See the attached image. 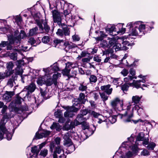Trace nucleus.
Segmentation results:
<instances>
[{
    "label": "nucleus",
    "instance_id": "nucleus-1",
    "mask_svg": "<svg viewBox=\"0 0 158 158\" xmlns=\"http://www.w3.org/2000/svg\"><path fill=\"white\" fill-rule=\"evenodd\" d=\"M127 27L129 29L128 37L129 39L133 38L131 36H141L144 34V30L145 25L142 23L140 21L130 22L128 23Z\"/></svg>",
    "mask_w": 158,
    "mask_h": 158
},
{
    "label": "nucleus",
    "instance_id": "nucleus-2",
    "mask_svg": "<svg viewBox=\"0 0 158 158\" xmlns=\"http://www.w3.org/2000/svg\"><path fill=\"white\" fill-rule=\"evenodd\" d=\"M131 106V103L129 102L127 106V110L125 113L123 114H119L118 116L121 118L123 119V122L125 123H128L132 121L134 123L136 124L139 122V120H135L131 119L132 118L133 116V110L134 109L133 108L131 110H130Z\"/></svg>",
    "mask_w": 158,
    "mask_h": 158
},
{
    "label": "nucleus",
    "instance_id": "nucleus-3",
    "mask_svg": "<svg viewBox=\"0 0 158 158\" xmlns=\"http://www.w3.org/2000/svg\"><path fill=\"white\" fill-rule=\"evenodd\" d=\"M19 34V31L17 30L15 31L14 35H8L9 44H12L14 43H15L16 44H19L20 43L21 39H23L26 36L25 32L23 31H21L19 34L17 36V35Z\"/></svg>",
    "mask_w": 158,
    "mask_h": 158
},
{
    "label": "nucleus",
    "instance_id": "nucleus-4",
    "mask_svg": "<svg viewBox=\"0 0 158 158\" xmlns=\"http://www.w3.org/2000/svg\"><path fill=\"white\" fill-rule=\"evenodd\" d=\"M7 122V120L3 118L0 121V139H2L4 135H6V138L8 140L11 139L12 135L6 129L5 124Z\"/></svg>",
    "mask_w": 158,
    "mask_h": 158
},
{
    "label": "nucleus",
    "instance_id": "nucleus-5",
    "mask_svg": "<svg viewBox=\"0 0 158 158\" xmlns=\"http://www.w3.org/2000/svg\"><path fill=\"white\" fill-rule=\"evenodd\" d=\"M55 146L54 143L53 142H51L50 145V151L52 152H53V158H65L66 156L64 154L62 147L57 146L56 147L55 150L53 151Z\"/></svg>",
    "mask_w": 158,
    "mask_h": 158
},
{
    "label": "nucleus",
    "instance_id": "nucleus-6",
    "mask_svg": "<svg viewBox=\"0 0 158 158\" xmlns=\"http://www.w3.org/2000/svg\"><path fill=\"white\" fill-rule=\"evenodd\" d=\"M44 76L39 77L37 80V83L39 85L42 86L43 84L47 86H50L52 85V81L49 78V76L48 75V73L46 74Z\"/></svg>",
    "mask_w": 158,
    "mask_h": 158
},
{
    "label": "nucleus",
    "instance_id": "nucleus-7",
    "mask_svg": "<svg viewBox=\"0 0 158 158\" xmlns=\"http://www.w3.org/2000/svg\"><path fill=\"white\" fill-rule=\"evenodd\" d=\"M91 114L94 118H97V123H98L101 124L103 122L107 121V117L103 116L100 113L92 111Z\"/></svg>",
    "mask_w": 158,
    "mask_h": 158
},
{
    "label": "nucleus",
    "instance_id": "nucleus-8",
    "mask_svg": "<svg viewBox=\"0 0 158 158\" xmlns=\"http://www.w3.org/2000/svg\"><path fill=\"white\" fill-rule=\"evenodd\" d=\"M63 108L66 110V111L64 114V115L65 117H72L73 112H76L79 110V108L73 107H70L69 106L66 107H64L63 106Z\"/></svg>",
    "mask_w": 158,
    "mask_h": 158
},
{
    "label": "nucleus",
    "instance_id": "nucleus-9",
    "mask_svg": "<svg viewBox=\"0 0 158 158\" xmlns=\"http://www.w3.org/2000/svg\"><path fill=\"white\" fill-rule=\"evenodd\" d=\"M64 139V144L67 146H70L68 148V150H69L70 149H72L71 151H73L75 150V148L73 145H72V143L71 142V139L69 138V134L68 133L65 134L63 137Z\"/></svg>",
    "mask_w": 158,
    "mask_h": 158
},
{
    "label": "nucleus",
    "instance_id": "nucleus-10",
    "mask_svg": "<svg viewBox=\"0 0 158 158\" xmlns=\"http://www.w3.org/2000/svg\"><path fill=\"white\" fill-rule=\"evenodd\" d=\"M50 133V131L44 130H39L35 134V137L38 139H41L48 135Z\"/></svg>",
    "mask_w": 158,
    "mask_h": 158
},
{
    "label": "nucleus",
    "instance_id": "nucleus-11",
    "mask_svg": "<svg viewBox=\"0 0 158 158\" xmlns=\"http://www.w3.org/2000/svg\"><path fill=\"white\" fill-rule=\"evenodd\" d=\"M52 15L54 21L55 23H57L59 26L61 24V18L60 14L56 10L52 11Z\"/></svg>",
    "mask_w": 158,
    "mask_h": 158
},
{
    "label": "nucleus",
    "instance_id": "nucleus-12",
    "mask_svg": "<svg viewBox=\"0 0 158 158\" xmlns=\"http://www.w3.org/2000/svg\"><path fill=\"white\" fill-rule=\"evenodd\" d=\"M118 103L120 104L121 109L123 110V101H121L118 98H116L112 100L111 102L110 105L112 107L115 109Z\"/></svg>",
    "mask_w": 158,
    "mask_h": 158
},
{
    "label": "nucleus",
    "instance_id": "nucleus-13",
    "mask_svg": "<svg viewBox=\"0 0 158 158\" xmlns=\"http://www.w3.org/2000/svg\"><path fill=\"white\" fill-rule=\"evenodd\" d=\"M59 70V69L58 67L55 64L50 66L49 68L47 69H43L44 71V73H46V74L49 73L50 74H52L53 72L57 71Z\"/></svg>",
    "mask_w": 158,
    "mask_h": 158
},
{
    "label": "nucleus",
    "instance_id": "nucleus-14",
    "mask_svg": "<svg viewBox=\"0 0 158 158\" xmlns=\"http://www.w3.org/2000/svg\"><path fill=\"white\" fill-rule=\"evenodd\" d=\"M13 92L7 91L2 96V99L6 102H10L11 100V97L14 95Z\"/></svg>",
    "mask_w": 158,
    "mask_h": 158
},
{
    "label": "nucleus",
    "instance_id": "nucleus-15",
    "mask_svg": "<svg viewBox=\"0 0 158 158\" xmlns=\"http://www.w3.org/2000/svg\"><path fill=\"white\" fill-rule=\"evenodd\" d=\"M113 49H114L115 51H117L120 50H126L128 49V48L126 46H122L120 44L118 43V42L116 43L113 47Z\"/></svg>",
    "mask_w": 158,
    "mask_h": 158
},
{
    "label": "nucleus",
    "instance_id": "nucleus-16",
    "mask_svg": "<svg viewBox=\"0 0 158 158\" xmlns=\"http://www.w3.org/2000/svg\"><path fill=\"white\" fill-rule=\"evenodd\" d=\"M23 99L20 97L17 96L14 101L12 102L10 104L9 107L11 108H14L16 106V104H20L21 102V101Z\"/></svg>",
    "mask_w": 158,
    "mask_h": 158
},
{
    "label": "nucleus",
    "instance_id": "nucleus-17",
    "mask_svg": "<svg viewBox=\"0 0 158 158\" xmlns=\"http://www.w3.org/2000/svg\"><path fill=\"white\" fill-rule=\"evenodd\" d=\"M110 85L109 84L102 86L101 87V89L102 90L104 91L107 94L110 95L111 94L113 90L112 88H110Z\"/></svg>",
    "mask_w": 158,
    "mask_h": 158
},
{
    "label": "nucleus",
    "instance_id": "nucleus-18",
    "mask_svg": "<svg viewBox=\"0 0 158 158\" xmlns=\"http://www.w3.org/2000/svg\"><path fill=\"white\" fill-rule=\"evenodd\" d=\"M51 74H50L49 73H48V75L49 76V78L50 79L51 81H52V84L54 83V84L56 85L57 83V79L58 77H60L61 74L58 73H55L53 75L52 78H51L50 77Z\"/></svg>",
    "mask_w": 158,
    "mask_h": 158
},
{
    "label": "nucleus",
    "instance_id": "nucleus-19",
    "mask_svg": "<svg viewBox=\"0 0 158 158\" xmlns=\"http://www.w3.org/2000/svg\"><path fill=\"white\" fill-rule=\"evenodd\" d=\"M109 45L107 43V42L105 40H103L102 41V44L103 45L105 46L110 47L112 46H113L115 44H116L117 42L116 39L114 38H111L109 39Z\"/></svg>",
    "mask_w": 158,
    "mask_h": 158
},
{
    "label": "nucleus",
    "instance_id": "nucleus-20",
    "mask_svg": "<svg viewBox=\"0 0 158 158\" xmlns=\"http://www.w3.org/2000/svg\"><path fill=\"white\" fill-rule=\"evenodd\" d=\"M146 81L145 79L140 80L139 81H133V82L132 83H130L129 84L130 86H134L136 88H138L140 87L141 84L140 83L142 82L143 83H145Z\"/></svg>",
    "mask_w": 158,
    "mask_h": 158
},
{
    "label": "nucleus",
    "instance_id": "nucleus-21",
    "mask_svg": "<svg viewBox=\"0 0 158 158\" xmlns=\"http://www.w3.org/2000/svg\"><path fill=\"white\" fill-rule=\"evenodd\" d=\"M70 71V69H69L66 66L65 68L62 71V73L63 75H66L69 77H75L76 75L77 72L76 71L73 72V74L70 75L69 74Z\"/></svg>",
    "mask_w": 158,
    "mask_h": 158
},
{
    "label": "nucleus",
    "instance_id": "nucleus-22",
    "mask_svg": "<svg viewBox=\"0 0 158 158\" xmlns=\"http://www.w3.org/2000/svg\"><path fill=\"white\" fill-rule=\"evenodd\" d=\"M132 152L129 151L126 154L127 157H131L137 152V146L134 145L132 148Z\"/></svg>",
    "mask_w": 158,
    "mask_h": 158
},
{
    "label": "nucleus",
    "instance_id": "nucleus-23",
    "mask_svg": "<svg viewBox=\"0 0 158 158\" xmlns=\"http://www.w3.org/2000/svg\"><path fill=\"white\" fill-rule=\"evenodd\" d=\"M36 88L35 85L33 83L25 87L24 89H26L28 92L32 93L34 91Z\"/></svg>",
    "mask_w": 158,
    "mask_h": 158
},
{
    "label": "nucleus",
    "instance_id": "nucleus-24",
    "mask_svg": "<svg viewBox=\"0 0 158 158\" xmlns=\"http://www.w3.org/2000/svg\"><path fill=\"white\" fill-rule=\"evenodd\" d=\"M40 151V149H39L37 146H34L31 148V152L34 155V157L37 158V156Z\"/></svg>",
    "mask_w": 158,
    "mask_h": 158
},
{
    "label": "nucleus",
    "instance_id": "nucleus-25",
    "mask_svg": "<svg viewBox=\"0 0 158 158\" xmlns=\"http://www.w3.org/2000/svg\"><path fill=\"white\" fill-rule=\"evenodd\" d=\"M118 27H122V25L121 24H119L118 25L115 26L114 25L111 26L110 27H107L106 30L107 31H109L110 32L113 31L116 32V30H118Z\"/></svg>",
    "mask_w": 158,
    "mask_h": 158
},
{
    "label": "nucleus",
    "instance_id": "nucleus-26",
    "mask_svg": "<svg viewBox=\"0 0 158 158\" xmlns=\"http://www.w3.org/2000/svg\"><path fill=\"white\" fill-rule=\"evenodd\" d=\"M48 151L46 149L41 150L39 155L37 156V158H44L48 154Z\"/></svg>",
    "mask_w": 158,
    "mask_h": 158
},
{
    "label": "nucleus",
    "instance_id": "nucleus-27",
    "mask_svg": "<svg viewBox=\"0 0 158 158\" xmlns=\"http://www.w3.org/2000/svg\"><path fill=\"white\" fill-rule=\"evenodd\" d=\"M50 128L52 129H56V130L59 131L61 129V127L59 123H53Z\"/></svg>",
    "mask_w": 158,
    "mask_h": 158
},
{
    "label": "nucleus",
    "instance_id": "nucleus-28",
    "mask_svg": "<svg viewBox=\"0 0 158 158\" xmlns=\"http://www.w3.org/2000/svg\"><path fill=\"white\" fill-rule=\"evenodd\" d=\"M142 98V96L139 97L138 96H133L132 98V102L135 104L139 103Z\"/></svg>",
    "mask_w": 158,
    "mask_h": 158
},
{
    "label": "nucleus",
    "instance_id": "nucleus-29",
    "mask_svg": "<svg viewBox=\"0 0 158 158\" xmlns=\"http://www.w3.org/2000/svg\"><path fill=\"white\" fill-rule=\"evenodd\" d=\"M79 101V99H75L73 102V106L71 107L79 108V109L81 108V105Z\"/></svg>",
    "mask_w": 158,
    "mask_h": 158
},
{
    "label": "nucleus",
    "instance_id": "nucleus-30",
    "mask_svg": "<svg viewBox=\"0 0 158 158\" xmlns=\"http://www.w3.org/2000/svg\"><path fill=\"white\" fill-rule=\"evenodd\" d=\"M126 36H123L120 37L119 39L121 40V42H122L123 46H126L128 47L127 46H129V44L127 41L125 40V39H126Z\"/></svg>",
    "mask_w": 158,
    "mask_h": 158
},
{
    "label": "nucleus",
    "instance_id": "nucleus-31",
    "mask_svg": "<svg viewBox=\"0 0 158 158\" xmlns=\"http://www.w3.org/2000/svg\"><path fill=\"white\" fill-rule=\"evenodd\" d=\"M23 72V70L19 66H17L15 69V73L16 75H22Z\"/></svg>",
    "mask_w": 158,
    "mask_h": 158
},
{
    "label": "nucleus",
    "instance_id": "nucleus-32",
    "mask_svg": "<svg viewBox=\"0 0 158 158\" xmlns=\"http://www.w3.org/2000/svg\"><path fill=\"white\" fill-rule=\"evenodd\" d=\"M14 66V65L13 63L11 62H10L8 63L7 64V65H6V68L7 69L9 70V71L7 72H11V73H12L11 74H12L13 73V71H10V70H12V69L13 68Z\"/></svg>",
    "mask_w": 158,
    "mask_h": 158
},
{
    "label": "nucleus",
    "instance_id": "nucleus-33",
    "mask_svg": "<svg viewBox=\"0 0 158 158\" xmlns=\"http://www.w3.org/2000/svg\"><path fill=\"white\" fill-rule=\"evenodd\" d=\"M14 108H11L12 109V111L11 112L10 114L8 115L7 114H6L5 115H4L2 119L4 118L5 119H6L7 120L8 119L14 117L15 112H14V113H12V112H13V110Z\"/></svg>",
    "mask_w": 158,
    "mask_h": 158
},
{
    "label": "nucleus",
    "instance_id": "nucleus-34",
    "mask_svg": "<svg viewBox=\"0 0 158 158\" xmlns=\"http://www.w3.org/2000/svg\"><path fill=\"white\" fill-rule=\"evenodd\" d=\"M85 95L83 93H81L79 95V98L77 99H79V101L80 103L82 104H84L86 102V100L84 99Z\"/></svg>",
    "mask_w": 158,
    "mask_h": 158
},
{
    "label": "nucleus",
    "instance_id": "nucleus-35",
    "mask_svg": "<svg viewBox=\"0 0 158 158\" xmlns=\"http://www.w3.org/2000/svg\"><path fill=\"white\" fill-rule=\"evenodd\" d=\"M113 84L117 86H119L122 83V82L120 80L119 78H114L113 81Z\"/></svg>",
    "mask_w": 158,
    "mask_h": 158
},
{
    "label": "nucleus",
    "instance_id": "nucleus-36",
    "mask_svg": "<svg viewBox=\"0 0 158 158\" xmlns=\"http://www.w3.org/2000/svg\"><path fill=\"white\" fill-rule=\"evenodd\" d=\"M89 80L91 84L95 83L97 81V77L94 75H91L89 77Z\"/></svg>",
    "mask_w": 158,
    "mask_h": 158
},
{
    "label": "nucleus",
    "instance_id": "nucleus-37",
    "mask_svg": "<svg viewBox=\"0 0 158 158\" xmlns=\"http://www.w3.org/2000/svg\"><path fill=\"white\" fill-rule=\"evenodd\" d=\"M65 46V48L69 49H70L75 48L76 45L74 44H70L68 42L65 43L64 44Z\"/></svg>",
    "mask_w": 158,
    "mask_h": 158
},
{
    "label": "nucleus",
    "instance_id": "nucleus-38",
    "mask_svg": "<svg viewBox=\"0 0 158 158\" xmlns=\"http://www.w3.org/2000/svg\"><path fill=\"white\" fill-rule=\"evenodd\" d=\"M11 72H7L6 74L5 73H0V80L4 79L5 77H7L8 76L10 75L12 73H11Z\"/></svg>",
    "mask_w": 158,
    "mask_h": 158
},
{
    "label": "nucleus",
    "instance_id": "nucleus-39",
    "mask_svg": "<svg viewBox=\"0 0 158 158\" xmlns=\"http://www.w3.org/2000/svg\"><path fill=\"white\" fill-rule=\"evenodd\" d=\"M81 124V123L76 118L74 121L70 123L71 126L72 127H74L75 126H77Z\"/></svg>",
    "mask_w": 158,
    "mask_h": 158
},
{
    "label": "nucleus",
    "instance_id": "nucleus-40",
    "mask_svg": "<svg viewBox=\"0 0 158 158\" xmlns=\"http://www.w3.org/2000/svg\"><path fill=\"white\" fill-rule=\"evenodd\" d=\"M38 31V28L35 27L34 28L31 29L29 32V35L31 36L37 33Z\"/></svg>",
    "mask_w": 158,
    "mask_h": 158
},
{
    "label": "nucleus",
    "instance_id": "nucleus-41",
    "mask_svg": "<svg viewBox=\"0 0 158 158\" xmlns=\"http://www.w3.org/2000/svg\"><path fill=\"white\" fill-rule=\"evenodd\" d=\"M109 120L111 123L113 124L116 121V115H114L112 116H110L109 117Z\"/></svg>",
    "mask_w": 158,
    "mask_h": 158
},
{
    "label": "nucleus",
    "instance_id": "nucleus-42",
    "mask_svg": "<svg viewBox=\"0 0 158 158\" xmlns=\"http://www.w3.org/2000/svg\"><path fill=\"white\" fill-rule=\"evenodd\" d=\"M76 119L81 123V124L83 122H84V118L82 115L80 114H78L76 118Z\"/></svg>",
    "mask_w": 158,
    "mask_h": 158
},
{
    "label": "nucleus",
    "instance_id": "nucleus-43",
    "mask_svg": "<svg viewBox=\"0 0 158 158\" xmlns=\"http://www.w3.org/2000/svg\"><path fill=\"white\" fill-rule=\"evenodd\" d=\"M50 39L48 36H45L42 39V41L44 43H47L50 41Z\"/></svg>",
    "mask_w": 158,
    "mask_h": 158
},
{
    "label": "nucleus",
    "instance_id": "nucleus-44",
    "mask_svg": "<svg viewBox=\"0 0 158 158\" xmlns=\"http://www.w3.org/2000/svg\"><path fill=\"white\" fill-rule=\"evenodd\" d=\"M130 83H125L122 86V89L123 91H127L129 87L130 86L129 84Z\"/></svg>",
    "mask_w": 158,
    "mask_h": 158
},
{
    "label": "nucleus",
    "instance_id": "nucleus-45",
    "mask_svg": "<svg viewBox=\"0 0 158 158\" xmlns=\"http://www.w3.org/2000/svg\"><path fill=\"white\" fill-rule=\"evenodd\" d=\"M118 29L116 30V31L117 33L118 34L120 33L123 34L126 31L125 28H123L122 26L121 27H118Z\"/></svg>",
    "mask_w": 158,
    "mask_h": 158
},
{
    "label": "nucleus",
    "instance_id": "nucleus-46",
    "mask_svg": "<svg viewBox=\"0 0 158 158\" xmlns=\"http://www.w3.org/2000/svg\"><path fill=\"white\" fill-rule=\"evenodd\" d=\"M133 79L132 76H129L128 77H125L124 78V81L125 82V83H128L127 82H130Z\"/></svg>",
    "mask_w": 158,
    "mask_h": 158
},
{
    "label": "nucleus",
    "instance_id": "nucleus-47",
    "mask_svg": "<svg viewBox=\"0 0 158 158\" xmlns=\"http://www.w3.org/2000/svg\"><path fill=\"white\" fill-rule=\"evenodd\" d=\"M134 109L137 110V112L139 115L141 112L143 111V109L140 108L138 105H135L134 107Z\"/></svg>",
    "mask_w": 158,
    "mask_h": 158
},
{
    "label": "nucleus",
    "instance_id": "nucleus-48",
    "mask_svg": "<svg viewBox=\"0 0 158 158\" xmlns=\"http://www.w3.org/2000/svg\"><path fill=\"white\" fill-rule=\"evenodd\" d=\"M63 33L65 36L68 35H69L70 31L69 29L67 27H65L63 28Z\"/></svg>",
    "mask_w": 158,
    "mask_h": 158
},
{
    "label": "nucleus",
    "instance_id": "nucleus-49",
    "mask_svg": "<svg viewBox=\"0 0 158 158\" xmlns=\"http://www.w3.org/2000/svg\"><path fill=\"white\" fill-rule=\"evenodd\" d=\"M82 127L84 130L86 129H88L89 128V125L88 123L85 122H84L82 123Z\"/></svg>",
    "mask_w": 158,
    "mask_h": 158
},
{
    "label": "nucleus",
    "instance_id": "nucleus-50",
    "mask_svg": "<svg viewBox=\"0 0 158 158\" xmlns=\"http://www.w3.org/2000/svg\"><path fill=\"white\" fill-rule=\"evenodd\" d=\"M149 152L146 149L143 150L141 152L140 155L141 156H148L149 155Z\"/></svg>",
    "mask_w": 158,
    "mask_h": 158
},
{
    "label": "nucleus",
    "instance_id": "nucleus-51",
    "mask_svg": "<svg viewBox=\"0 0 158 158\" xmlns=\"http://www.w3.org/2000/svg\"><path fill=\"white\" fill-rule=\"evenodd\" d=\"M99 94L103 101H105L107 100L108 98V96L106 95L104 93H102V94L100 93Z\"/></svg>",
    "mask_w": 158,
    "mask_h": 158
},
{
    "label": "nucleus",
    "instance_id": "nucleus-52",
    "mask_svg": "<svg viewBox=\"0 0 158 158\" xmlns=\"http://www.w3.org/2000/svg\"><path fill=\"white\" fill-rule=\"evenodd\" d=\"M54 114L56 117L59 118L62 116V114L60 110H58L54 113Z\"/></svg>",
    "mask_w": 158,
    "mask_h": 158
},
{
    "label": "nucleus",
    "instance_id": "nucleus-53",
    "mask_svg": "<svg viewBox=\"0 0 158 158\" xmlns=\"http://www.w3.org/2000/svg\"><path fill=\"white\" fill-rule=\"evenodd\" d=\"M156 144L154 143H152L148 145L147 148L148 149L153 150Z\"/></svg>",
    "mask_w": 158,
    "mask_h": 158
},
{
    "label": "nucleus",
    "instance_id": "nucleus-54",
    "mask_svg": "<svg viewBox=\"0 0 158 158\" xmlns=\"http://www.w3.org/2000/svg\"><path fill=\"white\" fill-rule=\"evenodd\" d=\"M36 22L38 25L39 26L40 29L41 30L43 29V27L42 25V22L41 21L39 20H36Z\"/></svg>",
    "mask_w": 158,
    "mask_h": 158
},
{
    "label": "nucleus",
    "instance_id": "nucleus-55",
    "mask_svg": "<svg viewBox=\"0 0 158 158\" xmlns=\"http://www.w3.org/2000/svg\"><path fill=\"white\" fill-rule=\"evenodd\" d=\"M120 73L123 76H126L128 74V71L127 70L124 69L122 70Z\"/></svg>",
    "mask_w": 158,
    "mask_h": 158
},
{
    "label": "nucleus",
    "instance_id": "nucleus-56",
    "mask_svg": "<svg viewBox=\"0 0 158 158\" xmlns=\"http://www.w3.org/2000/svg\"><path fill=\"white\" fill-rule=\"evenodd\" d=\"M10 58L14 60H16L17 59V54L15 53H11L10 55Z\"/></svg>",
    "mask_w": 158,
    "mask_h": 158
},
{
    "label": "nucleus",
    "instance_id": "nucleus-57",
    "mask_svg": "<svg viewBox=\"0 0 158 158\" xmlns=\"http://www.w3.org/2000/svg\"><path fill=\"white\" fill-rule=\"evenodd\" d=\"M73 40L74 41H79L80 40V38L77 35H75L72 36Z\"/></svg>",
    "mask_w": 158,
    "mask_h": 158
},
{
    "label": "nucleus",
    "instance_id": "nucleus-58",
    "mask_svg": "<svg viewBox=\"0 0 158 158\" xmlns=\"http://www.w3.org/2000/svg\"><path fill=\"white\" fill-rule=\"evenodd\" d=\"M56 34L58 36H62L63 35L64 33L62 30L58 29L57 31L56 32Z\"/></svg>",
    "mask_w": 158,
    "mask_h": 158
},
{
    "label": "nucleus",
    "instance_id": "nucleus-59",
    "mask_svg": "<svg viewBox=\"0 0 158 158\" xmlns=\"http://www.w3.org/2000/svg\"><path fill=\"white\" fill-rule=\"evenodd\" d=\"M139 61V60L136 59H135L134 60V62H133V63L132 64H129L127 63V64H126V65L128 67H131L133 66H135L136 65V63H137Z\"/></svg>",
    "mask_w": 158,
    "mask_h": 158
},
{
    "label": "nucleus",
    "instance_id": "nucleus-60",
    "mask_svg": "<svg viewBox=\"0 0 158 158\" xmlns=\"http://www.w3.org/2000/svg\"><path fill=\"white\" fill-rule=\"evenodd\" d=\"M71 128H73L71 126V125H70L69 126L68 124H65L63 127V129L64 130H68L70 129Z\"/></svg>",
    "mask_w": 158,
    "mask_h": 158
},
{
    "label": "nucleus",
    "instance_id": "nucleus-61",
    "mask_svg": "<svg viewBox=\"0 0 158 158\" xmlns=\"http://www.w3.org/2000/svg\"><path fill=\"white\" fill-rule=\"evenodd\" d=\"M14 82V80L13 79H10L8 82L7 85L10 87H12L13 86Z\"/></svg>",
    "mask_w": 158,
    "mask_h": 158
},
{
    "label": "nucleus",
    "instance_id": "nucleus-62",
    "mask_svg": "<svg viewBox=\"0 0 158 158\" xmlns=\"http://www.w3.org/2000/svg\"><path fill=\"white\" fill-rule=\"evenodd\" d=\"M88 113V110H83L81 111L80 114L83 117L84 116L86 115Z\"/></svg>",
    "mask_w": 158,
    "mask_h": 158
},
{
    "label": "nucleus",
    "instance_id": "nucleus-63",
    "mask_svg": "<svg viewBox=\"0 0 158 158\" xmlns=\"http://www.w3.org/2000/svg\"><path fill=\"white\" fill-rule=\"evenodd\" d=\"M62 41V40H60L57 39L53 41L55 47H56L57 44L60 43Z\"/></svg>",
    "mask_w": 158,
    "mask_h": 158
},
{
    "label": "nucleus",
    "instance_id": "nucleus-64",
    "mask_svg": "<svg viewBox=\"0 0 158 158\" xmlns=\"http://www.w3.org/2000/svg\"><path fill=\"white\" fill-rule=\"evenodd\" d=\"M8 44L7 41H2L0 44V47H3L7 45Z\"/></svg>",
    "mask_w": 158,
    "mask_h": 158
}]
</instances>
